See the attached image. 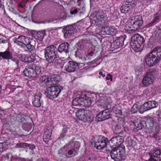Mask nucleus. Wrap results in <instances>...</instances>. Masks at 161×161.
<instances>
[{
  "label": "nucleus",
  "instance_id": "1",
  "mask_svg": "<svg viewBox=\"0 0 161 161\" xmlns=\"http://www.w3.org/2000/svg\"><path fill=\"white\" fill-rule=\"evenodd\" d=\"M57 49L54 45L46 47L44 49L45 57L49 63L53 64L55 66L60 65V58L57 54Z\"/></svg>",
  "mask_w": 161,
  "mask_h": 161
},
{
  "label": "nucleus",
  "instance_id": "2",
  "mask_svg": "<svg viewBox=\"0 0 161 161\" xmlns=\"http://www.w3.org/2000/svg\"><path fill=\"white\" fill-rule=\"evenodd\" d=\"M161 59V47L154 48L146 56L145 61L148 66L151 67L156 64Z\"/></svg>",
  "mask_w": 161,
  "mask_h": 161
},
{
  "label": "nucleus",
  "instance_id": "3",
  "mask_svg": "<svg viewBox=\"0 0 161 161\" xmlns=\"http://www.w3.org/2000/svg\"><path fill=\"white\" fill-rule=\"evenodd\" d=\"M41 72L40 66L31 64L25 67L23 71V75L29 78H35L38 76Z\"/></svg>",
  "mask_w": 161,
  "mask_h": 161
},
{
  "label": "nucleus",
  "instance_id": "4",
  "mask_svg": "<svg viewBox=\"0 0 161 161\" xmlns=\"http://www.w3.org/2000/svg\"><path fill=\"white\" fill-rule=\"evenodd\" d=\"M108 139L102 136H98L92 139L91 142V145L97 149H102L104 147L107 149V143Z\"/></svg>",
  "mask_w": 161,
  "mask_h": 161
},
{
  "label": "nucleus",
  "instance_id": "5",
  "mask_svg": "<svg viewBox=\"0 0 161 161\" xmlns=\"http://www.w3.org/2000/svg\"><path fill=\"white\" fill-rule=\"evenodd\" d=\"M63 89V87L60 85H51L47 88L45 93L47 97L50 99H53L59 96Z\"/></svg>",
  "mask_w": 161,
  "mask_h": 161
},
{
  "label": "nucleus",
  "instance_id": "6",
  "mask_svg": "<svg viewBox=\"0 0 161 161\" xmlns=\"http://www.w3.org/2000/svg\"><path fill=\"white\" fill-rule=\"evenodd\" d=\"M158 72L157 69H153L150 70L145 75L142 80V84L145 86L151 84L154 80L155 78L158 76Z\"/></svg>",
  "mask_w": 161,
  "mask_h": 161
},
{
  "label": "nucleus",
  "instance_id": "7",
  "mask_svg": "<svg viewBox=\"0 0 161 161\" xmlns=\"http://www.w3.org/2000/svg\"><path fill=\"white\" fill-rule=\"evenodd\" d=\"M132 18L129 22V25L132 31H135L140 28L142 25L143 21L142 17L140 16H136Z\"/></svg>",
  "mask_w": 161,
  "mask_h": 161
},
{
  "label": "nucleus",
  "instance_id": "8",
  "mask_svg": "<svg viewBox=\"0 0 161 161\" xmlns=\"http://www.w3.org/2000/svg\"><path fill=\"white\" fill-rule=\"evenodd\" d=\"M121 149H107L111 151L110 156L111 158L114 161H120L125 153V146H122Z\"/></svg>",
  "mask_w": 161,
  "mask_h": 161
},
{
  "label": "nucleus",
  "instance_id": "9",
  "mask_svg": "<svg viewBox=\"0 0 161 161\" xmlns=\"http://www.w3.org/2000/svg\"><path fill=\"white\" fill-rule=\"evenodd\" d=\"M158 106V104L157 102L154 101H148L141 106L138 111L140 113L142 114L144 112L156 108Z\"/></svg>",
  "mask_w": 161,
  "mask_h": 161
},
{
  "label": "nucleus",
  "instance_id": "10",
  "mask_svg": "<svg viewBox=\"0 0 161 161\" xmlns=\"http://www.w3.org/2000/svg\"><path fill=\"white\" fill-rule=\"evenodd\" d=\"M150 156L148 161H161V149L154 148L148 153Z\"/></svg>",
  "mask_w": 161,
  "mask_h": 161
},
{
  "label": "nucleus",
  "instance_id": "11",
  "mask_svg": "<svg viewBox=\"0 0 161 161\" xmlns=\"http://www.w3.org/2000/svg\"><path fill=\"white\" fill-rule=\"evenodd\" d=\"M76 26L75 25H69L64 26L62 30L65 38H69L72 34L76 32L77 30Z\"/></svg>",
  "mask_w": 161,
  "mask_h": 161
},
{
  "label": "nucleus",
  "instance_id": "12",
  "mask_svg": "<svg viewBox=\"0 0 161 161\" xmlns=\"http://www.w3.org/2000/svg\"><path fill=\"white\" fill-rule=\"evenodd\" d=\"M87 42V40L86 39H82L76 43L77 50L75 52V54L76 57H79L83 53V52L82 51H84L86 49V44Z\"/></svg>",
  "mask_w": 161,
  "mask_h": 161
},
{
  "label": "nucleus",
  "instance_id": "13",
  "mask_svg": "<svg viewBox=\"0 0 161 161\" xmlns=\"http://www.w3.org/2000/svg\"><path fill=\"white\" fill-rule=\"evenodd\" d=\"M126 36H125L118 37L111 43L110 47L114 50L120 48L124 44Z\"/></svg>",
  "mask_w": 161,
  "mask_h": 161
},
{
  "label": "nucleus",
  "instance_id": "14",
  "mask_svg": "<svg viewBox=\"0 0 161 161\" xmlns=\"http://www.w3.org/2000/svg\"><path fill=\"white\" fill-rule=\"evenodd\" d=\"M80 63L73 60L70 61L65 64L64 69L69 72H74L80 65Z\"/></svg>",
  "mask_w": 161,
  "mask_h": 161
},
{
  "label": "nucleus",
  "instance_id": "15",
  "mask_svg": "<svg viewBox=\"0 0 161 161\" xmlns=\"http://www.w3.org/2000/svg\"><path fill=\"white\" fill-rule=\"evenodd\" d=\"M111 117L110 111L108 109H107L98 113L96 116V119L97 121H101Z\"/></svg>",
  "mask_w": 161,
  "mask_h": 161
},
{
  "label": "nucleus",
  "instance_id": "16",
  "mask_svg": "<svg viewBox=\"0 0 161 161\" xmlns=\"http://www.w3.org/2000/svg\"><path fill=\"white\" fill-rule=\"evenodd\" d=\"M109 13L107 10H99L97 13L96 17L99 21L102 22L104 20H106L107 19Z\"/></svg>",
  "mask_w": 161,
  "mask_h": 161
},
{
  "label": "nucleus",
  "instance_id": "17",
  "mask_svg": "<svg viewBox=\"0 0 161 161\" xmlns=\"http://www.w3.org/2000/svg\"><path fill=\"white\" fill-rule=\"evenodd\" d=\"M40 80V82L42 84H45L46 86L52 85V84H55L58 81V80H54L53 78L50 79L46 76L41 77Z\"/></svg>",
  "mask_w": 161,
  "mask_h": 161
},
{
  "label": "nucleus",
  "instance_id": "18",
  "mask_svg": "<svg viewBox=\"0 0 161 161\" xmlns=\"http://www.w3.org/2000/svg\"><path fill=\"white\" fill-rule=\"evenodd\" d=\"M26 44V52H31L35 49V46L36 42L35 40L31 39L30 38L26 40L25 42Z\"/></svg>",
  "mask_w": 161,
  "mask_h": 161
},
{
  "label": "nucleus",
  "instance_id": "19",
  "mask_svg": "<svg viewBox=\"0 0 161 161\" xmlns=\"http://www.w3.org/2000/svg\"><path fill=\"white\" fill-rule=\"evenodd\" d=\"M69 44L67 42H65L60 44L57 49V52L59 53L64 52L67 53L69 51Z\"/></svg>",
  "mask_w": 161,
  "mask_h": 161
},
{
  "label": "nucleus",
  "instance_id": "20",
  "mask_svg": "<svg viewBox=\"0 0 161 161\" xmlns=\"http://www.w3.org/2000/svg\"><path fill=\"white\" fill-rule=\"evenodd\" d=\"M102 32L103 35H114L117 31V30L109 26L102 27Z\"/></svg>",
  "mask_w": 161,
  "mask_h": 161
},
{
  "label": "nucleus",
  "instance_id": "21",
  "mask_svg": "<svg viewBox=\"0 0 161 161\" xmlns=\"http://www.w3.org/2000/svg\"><path fill=\"white\" fill-rule=\"evenodd\" d=\"M132 41L136 42L138 43H139L143 46L144 45L145 39L143 37L140 36L138 34H135L131 38Z\"/></svg>",
  "mask_w": 161,
  "mask_h": 161
},
{
  "label": "nucleus",
  "instance_id": "22",
  "mask_svg": "<svg viewBox=\"0 0 161 161\" xmlns=\"http://www.w3.org/2000/svg\"><path fill=\"white\" fill-rule=\"evenodd\" d=\"M130 45L131 47L136 52L141 51L143 47L142 45L139 43H138L136 42L132 41L131 39L130 42Z\"/></svg>",
  "mask_w": 161,
  "mask_h": 161
},
{
  "label": "nucleus",
  "instance_id": "23",
  "mask_svg": "<svg viewBox=\"0 0 161 161\" xmlns=\"http://www.w3.org/2000/svg\"><path fill=\"white\" fill-rule=\"evenodd\" d=\"M114 137H112L107 143V149L118 148L117 147Z\"/></svg>",
  "mask_w": 161,
  "mask_h": 161
},
{
  "label": "nucleus",
  "instance_id": "24",
  "mask_svg": "<svg viewBox=\"0 0 161 161\" xmlns=\"http://www.w3.org/2000/svg\"><path fill=\"white\" fill-rule=\"evenodd\" d=\"M83 97L81 96L75 98L72 101V104L77 107L84 106Z\"/></svg>",
  "mask_w": 161,
  "mask_h": 161
},
{
  "label": "nucleus",
  "instance_id": "25",
  "mask_svg": "<svg viewBox=\"0 0 161 161\" xmlns=\"http://www.w3.org/2000/svg\"><path fill=\"white\" fill-rule=\"evenodd\" d=\"M146 122L144 121H140L133 123V130L136 132L142 129L144 126Z\"/></svg>",
  "mask_w": 161,
  "mask_h": 161
},
{
  "label": "nucleus",
  "instance_id": "26",
  "mask_svg": "<svg viewBox=\"0 0 161 161\" xmlns=\"http://www.w3.org/2000/svg\"><path fill=\"white\" fill-rule=\"evenodd\" d=\"M52 131V129L50 127H48L46 131H45L43 136V139L45 142L47 143L50 139Z\"/></svg>",
  "mask_w": 161,
  "mask_h": 161
},
{
  "label": "nucleus",
  "instance_id": "27",
  "mask_svg": "<svg viewBox=\"0 0 161 161\" xmlns=\"http://www.w3.org/2000/svg\"><path fill=\"white\" fill-rule=\"evenodd\" d=\"M117 147L119 149H121L122 146H124L122 145V143L124 142V137L122 136H118L114 137Z\"/></svg>",
  "mask_w": 161,
  "mask_h": 161
},
{
  "label": "nucleus",
  "instance_id": "28",
  "mask_svg": "<svg viewBox=\"0 0 161 161\" xmlns=\"http://www.w3.org/2000/svg\"><path fill=\"white\" fill-rule=\"evenodd\" d=\"M12 54L10 51H6L4 52H0V57H2L3 59L9 60L12 59Z\"/></svg>",
  "mask_w": 161,
  "mask_h": 161
},
{
  "label": "nucleus",
  "instance_id": "29",
  "mask_svg": "<svg viewBox=\"0 0 161 161\" xmlns=\"http://www.w3.org/2000/svg\"><path fill=\"white\" fill-rule=\"evenodd\" d=\"M29 38L28 37H26L25 36H20L18 38H15L13 40L15 43L18 44L24 42H25V43L26 40L27 41Z\"/></svg>",
  "mask_w": 161,
  "mask_h": 161
},
{
  "label": "nucleus",
  "instance_id": "30",
  "mask_svg": "<svg viewBox=\"0 0 161 161\" xmlns=\"http://www.w3.org/2000/svg\"><path fill=\"white\" fill-rule=\"evenodd\" d=\"M114 133L117 134H120L122 129V125L119 123H116L113 128Z\"/></svg>",
  "mask_w": 161,
  "mask_h": 161
},
{
  "label": "nucleus",
  "instance_id": "31",
  "mask_svg": "<svg viewBox=\"0 0 161 161\" xmlns=\"http://www.w3.org/2000/svg\"><path fill=\"white\" fill-rule=\"evenodd\" d=\"M41 96L38 95H36L35 96L34 100L32 102L33 105L35 106L39 107L41 106Z\"/></svg>",
  "mask_w": 161,
  "mask_h": 161
},
{
  "label": "nucleus",
  "instance_id": "32",
  "mask_svg": "<svg viewBox=\"0 0 161 161\" xmlns=\"http://www.w3.org/2000/svg\"><path fill=\"white\" fill-rule=\"evenodd\" d=\"M130 7L131 6L125 4L124 2L122 6L120 7V10L122 13L125 14L130 10Z\"/></svg>",
  "mask_w": 161,
  "mask_h": 161
},
{
  "label": "nucleus",
  "instance_id": "33",
  "mask_svg": "<svg viewBox=\"0 0 161 161\" xmlns=\"http://www.w3.org/2000/svg\"><path fill=\"white\" fill-rule=\"evenodd\" d=\"M10 143L8 142H3L0 143V152H3L6 150L8 145H10Z\"/></svg>",
  "mask_w": 161,
  "mask_h": 161
},
{
  "label": "nucleus",
  "instance_id": "34",
  "mask_svg": "<svg viewBox=\"0 0 161 161\" xmlns=\"http://www.w3.org/2000/svg\"><path fill=\"white\" fill-rule=\"evenodd\" d=\"M91 114V112L87 110V115H86L85 118V120L84 122L91 123L93 120V117L92 115Z\"/></svg>",
  "mask_w": 161,
  "mask_h": 161
},
{
  "label": "nucleus",
  "instance_id": "35",
  "mask_svg": "<svg viewBox=\"0 0 161 161\" xmlns=\"http://www.w3.org/2000/svg\"><path fill=\"white\" fill-rule=\"evenodd\" d=\"M96 104L98 106L104 108H106L107 105V103L102 99H98L96 102Z\"/></svg>",
  "mask_w": 161,
  "mask_h": 161
},
{
  "label": "nucleus",
  "instance_id": "36",
  "mask_svg": "<svg viewBox=\"0 0 161 161\" xmlns=\"http://www.w3.org/2000/svg\"><path fill=\"white\" fill-rule=\"evenodd\" d=\"M83 101L84 106L89 107L92 104V101L90 98L87 97L86 98H86L83 97Z\"/></svg>",
  "mask_w": 161,
  "mask_h": 161
},
{
  "label": "nucleus",
  "instance_id": "37",
  "mask_svg": "<svg viewBox=\"0 0 161 161\" xmlns=\"http://www.w3.org/2000/svg\"><path fill=\"white\" fill-rule=\"evenodd\" d=\"M69 129V128L67 125H64L63 128L62 130L61 134L60 135V137L63 138L65 137L66 133Z\"/></svg>",
  "mask_w": 161,
  "mask_h": 161
},
{
  "label": "nucleus",
  "instance_id": "38",
  "mask_svg": "<svg viewBox=\"0 0 161 161\" xmlns=\"http://www.w3.org/2000/svg\"><path fill=\"white\" fill-rule=\"evenodd\" d=\"M124 2L125 4L134 7L136 4L137 0H125Z\"/></svg>",
  "mask_w": 161,
  "mask_h": 161
},
{
  "label": "nucleus",
  "instance_id": "39",
  "mask_svg": "<svg viewBox=\"0 0 161 161\" xmlns=\"http://www.w3.org/2000/svg\"><path fill=\"white\" fill-rule=\"evenodd\" d=\"M46 31L45 30L37 32L36 36L40 39H43L46 35Z\"/></svg>",
  "mask_w": 161,
  "mask_h": 161
},
{
  "label": "nucleus",
  "instance_id": "40",
  "mask_svg": "<svg viewBox=\"0 0 161 161\" xmlns=\"http://www.w3.org/2000/svg\"><path fill=\"white\" fill-rule=\"evenodd\" d=\"M25 115L24 113H20L16 115V117L14 118V119L15 121L17 120L18 121Z\"/></svg>",
  "mask_w": 161,
  "mask_h": 161
},
{
  "label": "nucleus",
  "instance_id": "41",
  "mask_svg": "<svg viewBox=\"0 0 161 161\" xmlns=\"http://www.w3.org/2000/svg\"><path fill=\"white\" fill-rule=\"evenodd\" d=\"M12 62L13 63V64L14 65H16L17 67H19V61L18 59L15 58H13V56L12 57V59H10Z\"/></svg>",
  "mask_w": 161,
  "mask_h": 161
},
{
  "label": "nucleus",
  "instance_id": "42",
  "mask_svg": "<svg viewBox=\"0 0 161 161\" xmlns=\"http://www.w3.org/2000/svg\"><path fill=\"white\" fill-rule=\"evenodd\" d=\"M85 112H87V110H85L83 109H81L78 110L76 112V115L77 117L80 116L81 115L83 114Z\"/></svg>",
  "mask_w": 161,
  "mask_h": 161
},
{
  "label": "nucleus",
  "instance_id": "43",
  "mask_svg": "<svg viewBox=\"0 0 161 161\" xmlns=\"http://www.w3.org/2000/svg\"><path fill=\"white\" fill-rule=\"evenodd\" d=\"M155 36L158 41H161V29L159 28L157 31Z\"/></svg>",
  "mask_w": 161,
  "mask_h": 161
},
{
  "label": "nucleus",
  "instance_id": "44",
  "mask_svg": "<svg viewBox=\"0 0 161 161\" xmlns=\"http://www.w3.org/2000/svg\"><path fill=\"white\" fill-rule=\"evenodd\" d=\"M160 16V14L158 13H157L155 14L154 15L153 19V20L157 23L158 22V20L159 19Z\"/></svg>",
  "mask_w": 161,
  "mask_h": 161
},
{
  "label": "nucleus",
  "instance_id": "45",
  "mask_svg": "<svg viewBox=\"0 0 161 161\" xmlns=\"http://www.w3.org/2000/svg\"><path fill=\"white\" fill-rule=\"evenodd\" d=\"M18 58L22 62H26L27 61V59L25 58V56L22 54H19L18 56Z\"/></svg>",
  "mask_w": 161,
  "mask_h": 161
},
{
  "label": "nucleus",
  "instance_id": "46",
  "mask_svg": "<svg viewBox=\"0 0 161 161\" xmlns=\"http://www.w3.org/2000/svg\"><path fill=\"white\" fill-rule=\"evenodd\" d=\"M86 115H87V112H85L80 116L77 117L80 120L84 121L85 120V118Z\"/></svg>",
  "mask_w": 161,
  "mask_h": 161
},
{
  "label": "nucleus",
  "instance_id": "47",
  "mask_svg": "<svg viewBox=\"0 0 161 161\" xmlns=\"http://www.w3.org/2000/svg\"><path fill=\"white\" fill-rule=\"evenodd\" d=\"M26 143L21 142L16 144L15 147L16 148H22L24 147H26Z\"/></svg>",
  "mask_w": 161,
  "mask_h": 161
},
{
  "label": "nucleus",
  "instance_id": "48",
  "mask_svg": "<svg viewBox=\"0 0 161 161\" xmlns=\"http://www.w3.org/2000/svg\"><path fill=\"white\" fill-rule=\"evenodd\" d=\"M137 105H134L131 109V112L132 114H135L137 112Z\"/></svg>",
  "mask_w": 161,
  "mask_h": 161
},
{
  "label": "nucleus",
  "instance_id": "49",
  "mask_svg": "<svg viewBox=\"0 0 161 161\" xmlns=\"http://www.w3.org/2000/svg\"><path fill=\"white\" fill-rule=\"evenodd\" d=\"M25 115L23 117L21 118L18 122L20 123H22L23 124L22 126H24V125L26 124V119L25 118Z\"/></svg>",
  "mask_w": 161,
  "mask_h": 161
},
{
  "label": "nucleus",
  "instance_id": "50",
  "mask_svg": "<svg viewBox=\"0 0 161 161\" xmlns=\"http://www.w3.org/2000/svg\"><path fill=\"white\" fill-rule=\"evenodd\" d=\"M25 44L26 43H25V42H24L18 44L17 45L20 46L21 47L23 48L24 51L25 52H26V44Z\"/></svg>",
  "mask_w": 161,
  "mask_h": 161
},
{
  "label": "nucleus",
  "instance_id": "51",
  "mask_svg": "<svg viewBox=\"0 0 161 161\" xmlns=\"http://www.w3.org/2000/svg\"><path fill=\"white\" fill-rule=\"evenodd\" d=\"M156 23H157L155 22L153 20L151 22L147 24V26L148 27H150L155 25Z\"/></svg>",
  "mask_w": 161,
  "mask_h": 161
},
{
  "label": "nucleus",
  "instance_id": "52",
  "mask_svg": "<svg viewBox=\"0 0 161 161\" xmlns=\"http://www.w3.org/2000/svg\"><path fill=\"white\" fill-rule=\"evenodd\" d=\"M26 147H28L30 149L32 150L35 148L36 146L33 144H28L27 143Z\"/></svg>",
  "mask_w": 161,
  "mask_h": 161
},
{
  "label": "nucleus",
  "instance_id": "53",
  "mask_svg": "<svg viewBox=\"0 0 161 161\" xmlns=\"http://www.w3.org/2000/svg\"><path fill=\"white\" fill-rule=\"evenodd\" d=\"M78 12V11L77 9H74L71 10L70 11V14L71 15H75L77 14Z\"/></svg>",
  "mask_w": 161,
  "mask_h": 161
},
{
  "label": "nucleus",
  "instance_id": "54",
  "mask_svg": "<svg viewBox=\"0 0 161 161\" xmlns=\"http://www.w3.org/2000/svg\"><path fill=\"white\" fill-rule=\"evenodd\" d=\"M19 6L21 8H24L25 7L26 5L25 3L22 1L19 3Z\"/></svg>",
  "mask_w": 161,
  "mask_h": 161
},
{
  "label": "nucleus",
  "instance_id": "55",
  "mask_svg": "<svg viewBox=\"0 0 161 161\" xmlns=\"http://www.w3.org/2000/svg\"><path fill=\"white\" fill-rule=\"evenodd\" d=\"M106 79L107 80H109V79H110L111 81H112V75L109 74H108L107 75V76L106 77Z\"/></svg>",
  "mask_w": 161,
  "mask_h": 161
},
{
  "label": "nucleus",
  "instance_id": "56",
  "mask_svg": "<svg viewBox=\"0 0 161 161\" xmlns=\"http://www.w3.org/2000/svg\"><path fill=\"white\" fill-rule=\"evenodd\" d=\"M115 113L116 114H118L119 116H121L122 114V112L120 109H117L115 110Z\"/></svg>",
  "mask_w": 161,
  "mask_h": 161
},
{
  "label": "nucleus",
  "instance_id": "57",
  "mask_svg": "<svg viewBox=\"0 0 161 161\" xmlns=\"http://www.w3.org/2000/svg\"><path fill=\"white\" fill-rule=\"evenodd\" d=\"M75 151V149L74 148H73L71 149L68 152V153L69 155H72L73 152Z\"/></svg>",
  "mask_w": 161,
  "mask_h": 161
},
{
  "label": "nucleus",
  "instance_id": "58",
  "mask_svg": "<svg viewBox=\"0 0 161 161\" xmlns=\"http://www.w3.org/2000/svg\"><path fill=\"white\" fill-rule=\"evenodd\" d=\"M23 134H18V133H16V134L15 135V137H21L23 136H24Z\"/></svg>",
  "mask_w": 161,
  "mask_h": 161
},
{
  "label": "nucleus",
  "instance_id": "59",
  "mask_svg": "<svg viewBox=\"0 0 161 161\" xmlns=\"http://www.w3.org/2000/svg\"><path fill=\"white\" fill-rule=\"evenodd\" d=\"M72 143V142L71 141L69 142L68 143H67L65 145H64L63 148H65L66 147L69 146Z\"/></svg>",
  "mask_w": 161,
  "mask_h": 161
},
{
  "label": "nucleus",
  "instance_id": "60",
  "mask_svg": "<svg viewBox=\"0 0 161 161\" xmlns=\"http://www.w3.org/2000/svg\"><path fill=\"white\" fill-rule=\"evenodd\" d=\"M4 115V112L3 110H0V115L1 117H3V115Z\"/></svg>",
  "mask_w": 161,
  "mask_h": 161
},
{
  "label": "nucleus",
  "instance_id": "61",
  "mask_svg": "<svg viewBox=\"0 0 161 161\" xmlns=\"http://www.w3.org/2000/svg\"><path fill=\"white\" fill-rule=\"evenodd\" d=\"M51 22V21L50 20H46V21H40L39 22V23H50Z\"/></svg>",
  "mask_w": 161,
  "mask_h": 161
},
{
  "label": "nucleus",
  "instance_id": "62",
  "mask_svg": "<svg viewBox=\"0 0 161 161\" xmlns=\"http://www.w3.org/2000/svg\"><path fill=\"white\" fill-rule=\"evenodd\" d=\"M94 54V52L93 51H91L88 53V56H90V57L92 56Z\"/></svg>",
  "mask_w": 161,
  "mask_h": 161
},
{
  "label": "nucleus",
  "instance_id": "63",
  "mask_svg": "<svg viewBox=\"0 0 161 161\" xmlns=\"http://www.w3.org/2000/svg\"><path fill=\"white\" fill-rule=\"evenodd\" d=\"M6 40H3L2 39L0 38V43H4L6 42Z\"/></svg>",
  "mask_w": 161,
  "mask_h": 161
},
{
  "label": "nucleus",
  "instance_id": "64",
  "mask_svg": "<svg viewBox=\"0 0 161 161\" xmlns=\"http://www.w3.org/2000/svg\"><path fill=\"white\" fill-rule=\"evenodd\" d=\"M158 120L159 121L161 120V112L158 114Z\"/></svg>",
  "mask_w": 161,
  "mask_h": 161
}]
</instances>
